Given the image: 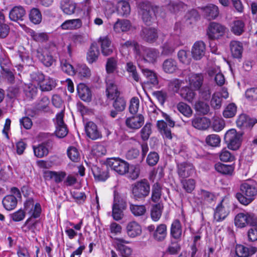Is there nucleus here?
I'll return each mask as SVG.
<instances>
[{
    "label": "nucleus",
    "instance_id": "obj_1",
    "mask_svg": "<svg viewBox=\"0 0 257 257\" xmlns=\"http://www.w3.org/2000/svg\"><path fill=\"white\" fill-rule=\"evenodd\" d=\"M241 193L236 195L237 200L242 204H249L257 195V184L253 181L243 183L240 187Z\"/></svg>",
    "mask_w": 257,
    "mask_h": 257
},
{
    "label": "nucleus",
    "instance_id": "obj_2",
    "mask_svg": "<svg viewBox=\"0 0 257 257\" xmlns=\"http://www.w3.org/2000/svg\"><path fill=\"white\" fill-rule=\"evenodd\" d=\"M136 58L140 65L142 62L154 63L160 56L159 51L154 48L141 45L135 46Z\"/></svg>",
    "mask_w": 257,
    "mask_h": 257
},
{
    "label": "nucleus",
    "instance_id": "obj_3",
    "mask_svg": "<svg viewBox=\"0 0 257 257\" xmlns=\"http://www.w3.org/2000/svg\"><path fill=\"white\" fill-rule=\"evenodd\" d=\"M150 190V184L147 180L137 182L132 187L133 197L136 200H143L148 196Z\"/></svg>",
    "mask_w": 257,
    "mask_h": 257
},
{
    "label": "nucleus",
    "instance_id": "obj_4",
    "mask_svg": "<svg viewBox=\"0 0 257 257\" xmlns=\"http://www.w3.org/2000/svg\"><path fill=\"white\" fill-rule=\"evenodd\" d=\"M32 78L39 86L42 91H49L52 90L56 86L55 79L50 77H45L41 73L38 72L32 75Z\"/></svg>",
    "mask_w": 257,
    "mask_h": 257
},
{
    "label": "nucleus",
    "instance_id": "obj_5",
    "mask_svg": "<svg viewBox=\"0 0 257 257\" xmlns=\"http://www.w3.org/2000/svg\"><path fill=\"white\" fill-rule=\"evenodd\" d=\"M234 224L236 226L239 228H243L248 225H256L257 224V217L251 213L240 212L235 216Z\"/></svg>",
    "mask_w": 257,
    "mask_h": 257
},
{
    "label": "nucleus",
    "instance_id": "obj_6",
    "mask_svg": "<svg viewBox=\"0 0 257 257\" xmlns=\"http://www.w3.org/2000/svg\"><path fill=\"white\" fill-rule=\"evenodd\" d=\"M224 141L228 149L237 150L241 145V135L237 133L235 129L228 130L224 136Z\"/></svg>",
    "mask_w": 257,
    "mask_h": 257
},
{
    "label": "nucleus",
    "instance_id": "obj_7",
    "mask_svg": "<svg viewBox=\"0 0 257 257\" xmlns=\"http://www.w3.org/2000/svg\"><path fill=\"white\" fill-rule=\"evenodd\" d=\"M226 31L225 26L218 23L211 22L208 27L207 35L210 40H218L225 35Z\"/></svg>",
    "mask_w": 257,
    "mask_h": 257
},
{
    "label": "nucleus",
    "instance_id": "obj_8",
    "mask_svg": "<svg viewBox=\"0 0 257 257\" xmlns=\"http://www.w3.org/2000/svg\"><path fill=\"white\" fill-rule=\"evenodd\" d=\"M107 166L120 175L125 174L128 170V164L118 158H111L107 160Z\"/></svg>",
    "mask_w": 257,
    "mask_h": 257
},
{
    "label": "nucleus",
    "instance_id": "obj_9",
    "mask_svg": "<svg viewBox=\"0 0 257 257\" xmlns=\"http://www.w3.org/2000/svg\"><path fill=\"white\" fill-rule=\"evenodd\" d=\"M182 44L180 37L171 36L168 41L162 46L161 54L169 55L172 54L175 50Z\"/></svg>",
    "mask_w": 257,
    "mask_h": 257
},
{
    "label": "nucleus",
    "instance_id": "obj_10",
    "mask_svg": "<svg viewBox=\"0 0 257 257\" xmlns=\"http://www.w3.org/2000/svg\"><path fill=\"white\" fill-rule=\"evenodd\" d=\"M139 13L142 16L143 21L149 25L153 18L154 10L151 4L149 2H143L140 4Z\"/></svg>",
    "mask_w": 257,
    "mask_h": 257
},
{
    "label": "nucleus",
    "instance_id": "obj_11",
    "mask_svg": "<svg viewBox=\"0 0 257 257\" xmlns=\"http://www.w3.org/2000/svg\"><path fill=\"white\" fill-rule=\"evenodd\" d=\"M113 242L122 257H130L132 254V249L124 245V244L128 243V241L122 238L115 237Z\"/></svg>",
    "mask_w": 257,
    "mask_h": 257
},
{
    "label": "nucleus",
    "instance_id": "obj_12",
    "mask_svg": "<svg viewBox=\"0 0 257 257\" xmlns=\"http://www.w3.org/2000/svg\"><path fill=\"white\" fill-rule=\"evenodd\" d=\"M199 9L204 17L209 20L215 19L219 15L218 7L212 4H208Z\"/></svg>",
    "mask_w": 257,
    "mask_h": 257
},
{
    "label": "nucleus",
    "instance_id": "obj_13",
    "mask_svg": "<svg viewBox=\"0 0 257 257\" xmlns=\"http://www.w3.org/2000/svg\"><path fill=\"white\" fill-rule=\"evenodd\" d=\"M144 121V116L139 114L127 117L125 123L126 126L130 129L138 130L143 125Z\"/></svg>",
    "mask_w": 257,
    "mask_h": 257
},
{
    "label": "nucleus",
    "instance_id": "obj_14",
    "mask_svg": "<svg viewBox=\"0 0 257 257\" xmlns=\"http://www.w3.org/2000/svg\"><path fill=\"white\" fill-rule=\"evenodd\" d=\"M25 209L26 212L34 218L38 217L41 212L40 204L34 203L33 199H29L25 203Z\"/></svg>",
    "mask_w": 257,
    "mask_h": 257
},
{
    "label": "nucleus",
    "instance_id": "obj_15",
    "mask_svg": "<svg viewBox=\"0 0 257 257\" xmlns=\"http://www.w3.org/2000/svg\"><path fill=\"white\" fill-rule=\"evenodd\" d=\"M186 81L190 88L197 90L200 89L203 84V76L201 73H190L188 75Z\"/></svg>",
    "mask_w": 257,
    "mask_h": 257
},
{
    "label": "nucleus",
    "instance_id": "obj_16",
    "mask_svg": "<svg viewBox=\"0 0 257 257\" xmlns=\"http://www.w3.org/2000/svg\"><path fill=\"white\" fill-rule=\"evenodd\" d=\"M229 212V209L227 204L221 202L215 208L214 218L217 222L221 221L226 217Z\"/></svg>",
    "mask_w": 257,
    "mask_h": 257
},
{
    "label": "nucleus",
    "instance_id": "obj_17",
    "mask_svg": "<svg viewBox=\"0 0 257 257\" xmlns=\"http://www.w3.org/2000/svg\"><path fill=\"white\" fill-rule=\"evenodd\" d=\"M127 235L131 238H135L140 236L142 232V227L135 221L128 222L125 227Z\"/></svg>",
    "mask_w": 257,
    "mask_h": 257
},
{
    "label": "nucleus",
    "instance_id": "obj_18",
    "mask_svg": "<svg viewBox=\"0 0 257 257\" xmlns=\"http://www.w3.org/2000/svg\"><path fill=\"white\" fill-rule=\"evenodd\" d=\"M206 46L202 41L196 42L191 49V54L194 59L200 60L205 55Z\"/></svg>",
    "mask_w": 257,
    "mask_h": 257
},
{
    "label": "nucleus",
    "instance_id": "obj_19",
    "mask_svg": "<svg viewBox=\"0 0 257 257\" xmlns=\"http://www.w3.org/2000/svg\"><path fill=\"white\" fill-rule=\"evenodd\" d=\"M98 43L100 46L101 52L104 56L111 55L113 51V47L110 39L107 37H100Z\"/></svg>",
    "mask_w": 257,
    "mask_h": 257
},
{
    "label": "nucleus",
    "instance_id": "obj_20",
    "mask_svg": "<svg viewBox=\"0 0 257 257\" xmlns=\"http://www.w3.org/2000/svg\"><path fill=\"white\" fill-rule=\"evenodd\" d=\"M195 171L193 165L189 163H183L178 165V173L180 177L185 178L192 175Z\"/></svg>",
    "mask_w": 257,
    "mask_h": 257
},
{
    "label": "nucleus",
    "instance_id": "obj_21",
    "mask_svg": "<svg viewBox=\"0 0 257 257\" xmlns=\"http://www.w3.org/2000/svg\"><path fill=\"white\" fill-rule=\"evenodd\" d=\"M256 251L257 248L253 246L246 247L241 244H237L235 247V252L238 257H248Z\"/></svg>",
    "mask_w": 257,
    "mask_h": 257
},
{
    "label": "nucleus",
    "instance_id": "obj_22",
    "mask_svg": "<svg viewBox=\"0 0 257 257\" xmlns=\"http://www.w3.org/2000/svg\"><path fill=\"white\" fill-rule=\"evenodd\" d=\"M92 172L95 179L98 181H104L109 177L108 171L106 167L100 168L97 166H93Z\"/></svg>",
    "mask_w": 257,
    "mask_h": 257
},
{
    "label": "nucleus",
    "instance_id": "obj_23",
    "mask_svg": "<svg viewBox=\"0 0 257 257\" xmlns=\"http://www.w3.org/2000/svg\"><path fill=\"white\" fill-rule=\"evenodd\" d=\"M26 15V11L22 6L14 7L9 13V18L11 21L17 22L23 21Z\"/></svg>",
    "mask_w": 257,
    "mask_h": 257
},
{
    "label": "nucleus",
    "instance_id": "obj_24",
    "mask_svg": "<svg viewBox=\"0 0 257 257\" xmlns=\"http://www.w3.org/2000/svg\"><path fill=\"white\" fill-rule=\"evenodd\" d=\"M112 216L113 218L116 221H119L121 220L123 216L119 198L118 196L115 195L114 197Z\"/></svg>",
    "mask_w": 257,
    "mask_h": 257
},
{
    "label": "nucleus",
    "instance_id": "obj_25",
    "mask_svg": "<svg viewBox=\"0 0 257 257\" xmlns=\"http://www.w3.org/2000/svg\"><path fill=\"white\" fill-rule=\"evenodd\" d=\"M171 236L177 240H180L182 235V228L180 221L178 219L174 220L171 224L170 229Z\"/></svg>",
    "mask_w": 257,
    "mask_h": 257
},
{
    "label": "nucleus",
    "instance_id": "obj_26",
    "mask_svg": "<svg viewBox=\"0 0 257 257\" xmlns=\"http://www.w3.org/2000/svg\"><path fill=\"white\" fill-rule=\"evenodd\" d=\"M82 25L81 20L75 19L65 21L61 24L60 28L63 30H73L79 29Z\"/></svg>",
    "mask_w": 257,
    "mask_h": 257
},
{
    "label": "nucleus",
    "instance_id": "obj_27",
    "mask_svg": "<svg viewBox=\"0 0 257 257\" xmlns=\"http://www.w3.org/2000/svg\"><path fill=\"white\" fill-rule=\"evenodd\" d=\"M77 93L83 101H90L91 99V92L89 88L84 83H79L77 87Z\"/></svg>",
    "mask_w": 257,
    "mask_h": 257
},
{
    "label": "nucleus",
    "instance_id": "obj_28",
    "mask_svg": "<svg viewBox=\"0 0 257 257\" xmlns=\"http://www.w3.org/2000/svg\"><path fill=\"white\" fill-rule=\"evenodd\" d=\"M142 37L148 42L153 43L158 38V33L155 28H145L142 30Z\"/></svg>",
    "mask_w": 257,
    "mask_h": 257
},
{
    "label": "nucleus",
    "instance_id": "obj_29",
    "mask_svg": "<svg viewBox=\"0 0 257 257\" xmlns=\"http://www.w3.org/2000/svg\"><path fill=\"white\" fill-rule=\"evenodd\" d=\"M66 174L64 172H54L51 171H46L44 173V177L46 180H54L55 182H61L66 176Z\"/></svg>",
    "mask_w": 257,
    "mask_h": 257
},
{
    "label": "nucleus",
    "instance_id": "obj_30",
    "mask_svg": "<svg viewBox=\"0 0 257 257\" xmlns=\"http://www.w3.org/2000/svg\"><path fill=\"white\" fill-rule=\"evenodd\" d=\"M162 68L165 73H173L178 69L177 62L172 58L167 59L163 63Z\"/></svg>",
    "mask_w": 257,
    "mask_h": 257
},
{
    "label": "nucleus",
    "instance_id": "obj_31",
    "mask_svg": "<svg viewBox=\"0 0 257 257\" xmlns=\"http://www.w3.org/2000/svg\"><path fill=\"white\" fill-rule=\"evenodd\" d=\"M85 131L87 136L92 140H96L100 137V134L97 130L96 125L92 121H89L86 123Z\"/></svg>",
    "mask_w": 257,
    "mask_h": 257
},
{
    "label": "nucleus",
    "instance_id": "obj_32",
    "mask_svg": "<svg viewBox=\"0 0 257 257\" xmlns=\"http://www.w3.org/2000/svg\"><path fill=\"white\" fill-rule=\"evenodd\" d=\"M192 125L198 130H206L209 127L210 122L209 119L205 117H195L192 120Z\"/></svg>",
    "mask_w": 257,
    "mask_h": 257
},
{
    "label": "nucleus",
    "instance_id": "obj_33",
    "mask_svg": "<svg viewBox=\"0 0 257 257\" xmlns=\"http://www.w3.org/2000/svg\"><path fill=\"white\" fill-rule=\"evenodd\" d=\"M167 234L166 225L165 224H160L157 227L154 232L153 237L156 240L162 241L166 238Z\"/></svg>",
    "mask_w": 257,
    "mask_h": 257
},
{
    "label": "nucleus",
    "instance_id": "obj_34",
    "mask_svg": "<svg viewBox=\"0 0 257 257\" xmlns=\"http://www.w3.org/2000/svg\"><path fill=\"white\" fill-rule=\"evenodd\" d=\"M76 7V4L71 0H62L61 3V9L67 15L74 14Z\"/></svg>",
    "mask_w": 257,
    "mask_h": 257
},
{
    "label": "nucleus",
    "instance_id": "obj_35",
    "mask_svg": "<svg viewBox=\"0 0 257 257\" xmlns=\"http://www.w3.org/2000/svg\"><path fill=\"white\" fill-rule=\"evenodd\" d=\"M69 225L72 228H71L68 226H66L65 232L69 238L72 239L77 235V232L75 231L74 229H75L76 230H80L82 225V221H80L77 224H74L72 222H69Z\"/></svg>",
    "mask_w": 257,
    "mask_h": 257
},
{
    "label": "nucleus",
    "instance_id": "obj_36",
    "mask_svg": "<svg viewBox=\"0 0 257 257\" xmlns=\"http://www.w3.org/2000/svg\"><path fill=\"white\" fill-rule=\"evenodd\" d=\"M99 55V51L96 44L91 45L87 53L86 59L89 63H93L95 62Z\"/></svg>",
    "mask_w": 257,
    "mask_h": 257
},
{
    "label": "nucleus",
    "instance_id": "obj_37",
    "mask_svg": "<svg viewBox=\"0 0 257 257\" xmlns=\"http://www.w3.org/2000/svg\"><path fill=\"white\" fill-rule=\"evenodd\" d=\"M215 170L223 175H231L232 174L234 166L233 165H229L222 164L221 163H217L215 165Z\"/></svg>",
    "mask_w": 257,
    "mask_h": 257
},
{
    "label": "nucleus",
    "instance_id": "obj_38",
    "mask_svg": "<svg viewBox=\"0 0 257 257\" xmlns=\"http://www.w3.org/2000/svg\"><path fill=\"white\" fill-rule=\"evenodd\" d=\"M194 91L190 87H184L181 89L180 94L184 99L189 102H192L196 96Z\"/></svg>",
    "mask_w": 257,
    "mask_h": 257
},
{
    "label": "nucleus",
    "instance_id": "obj_39",
    "mask_svg": "<svg viewBox=\"0 0 257 257\" xmlns=\"http://www.w3.org/2000/svg\"><path fill=\"white\" fill-rule=\"evenodd\" d=\"M257 120L255 119H250L245 114L240 115L236 120L237 125L240 127L242 126H252L256 123Z\"/></svg>",
    "mask_w": 257,
    "mask_h": 257
},
{
    "label": "nucleus",
    "instance_id": "obj_40",
    "mask_svg": "<svg viewBox=\"0 0 257 257\" xmlns=\"http://www.w3.org/2000/svg\"><path fill=\"white\" fill-rule=\"evenodd\" d=\"M106 92L107 97L111 99H114L118 98L119 94L117 90L116 86L112 81L106 80Z\"/></svg>",
    "mask_w": 257,
    "mask_h": 257
},
{
    "label": "nucleus",
    "instance_id": "obj_41",
    "mask_svg": "<svg viewBox=\"0 0 257 257\" xmlns=\"http://www.w3.org/2000/svg\"><path fill=\"white\" fill-rule=\"evenodd\" d=\"M230 47L232 56L234 58H240L243 50L242 44L238 41H233L231 42Z\"/></svg>",
    "mask_w": 257,
    "mask_h": 257
},
{
    "label": "nucleus",
    "instance_id": "obj_42",
    "mask_svg": "<svg viewBox=\"0 0 257 257\" xmlns=\"http://www.w3.org/2000/svg\"><path fill=\"white\" fill-rule=\"evenodd\" d=\"M130 28L131 23L126 20H118L113 26V29L117 33L127 31Z\"/></svg>",
    "mask_w": 257,
    "mask_h": 257
},
{
    "label": "nucleus",
    "instance_id": "obj_43",
    "mask_svg": "<svg viewBox=\"0 0 257 257\" xmlns=\"http://www.w3.org/2000/svg\"><path fill=\"white\" fill-rule=\"evenodd\" d=\"M17 199L14 195H7L3 200V204L8 210L14 209L17 206Z\"/></svg>",
    "mask_w": 257,
    "mask_h": 257
},
{
    "label": "nucleus",
    "instance_id": "obj_44",
    "mask_svg": "<svg viewBox=\"0 0 257 257\" xmlns=\"http://www.w3.org/2000/svg\"><path fill=\"white\" fill-rule=\"evenodd\" d=\"M142 72L144 76L147 78V83L154 85L158 84V80L156 73L148 69H142Z\"/></svg>",
    "mask_w": 257,
    "mask_h": 257
},
{
    "label": "nucleus",
    "instance_id": "obj_45",
    "mask_svg": "<svg viewBox=\"0 0 257 257\" xmlns=\"http://www.w3.org/2000/svg\"><path fill=\"white\" fill-rule=\"evenodd\" d=\"M76 73L81 78H87L91 75V70L85 64L78 65L77 67Z\"/></svg>",
    "mask_w": 257,
    "mask_h": 257
},
{
    "label": "nucleus",
    "instance_id": "obj_46",
    "mask_svg": "<svg viewBox=\"0 0 257 257\" xmlns=\"http://www.w3.org/2000/svg\"><path fill=\"white\" fill-rule=\"evenodd\" d=\"M177 110L184 116L190 117L192 116L193 111L189 105L183 102H180L177 104Z\"/></svg>",
    "mask_w": 257,
    "mask_h": 257
},
{
    "label": "nucleus",
    "instance_id": "obj_47",
    "mask_svg": "<svg viewBox=\"0 0 257 257\" xmlns=\"http://www.w3.org/2000/svg\"><path fill=\"white\" fill-rule=\"evenodd\" d=\"M163 209V206L160 203L155 204L152 206L151 211V216L152 219L154 221H157L160 219L162 215Z\"/></svg>",
    "mask_w": 257,
    "mask_h": 257
},
{
    "label": "nucleus",
    "instance_id": "obj_48",
    "mask_svg": "<svg viewBox=\"0 0 257 257\" xmlns=\"http://www.w3.org/2000/svg\"><path fill=\"white\" fill-rule=\"evenodd\" d=\"M169 10L174 13L185 11L187 9V6L181 2H172L168 5Z\"/></svg>",
    "mask_w": 257,
    "mask_h": 257
},
{
    "label": "nucleus",
    "instance_id": "obj_49",
    "mask_svg": "<svg viewBox=\"0 0 257 257\" xmlns=\"http://www.w3.org/2000/svg\"><path fill=\"white\" fill-rule=\"evenodd\" d=\"M237 111V107L234 103L228 104L223 111V116L225 118H231L235 116Z\"/></svg>",
    "mask_w": 257,
    "mask_h": 257
},
{
    "label": "nucleus",
    "instance_id": "obj_50",
    "mask_svg": "<svg viewBox=\"0 0 257 257\" xmlns=\"http://www.w3.org/2000/svg\"><path fill=\"white\" fill-rule=\"evenodd\" d=\"M178 58L180 63L185 65H189L191 62V58L188 51L179 50L177 54Z\"/></svg>",
    "mask_w": 257,
    "mask_h": 257
},
{
    "label": "nucleus",
    "instance_id": "obj_51",
    "mask_svg": "<svg viewBox=\"0 0 257 257\" xmlns=\"http://www.w3.org/2000/svg\"><path fill=\"white\" fill-rule=\"evenodd\" d=\"M33 148L34 155L38 158H42L48 154V149L45 144L33 146Z\"/></svg>",
    "mask_w": 257,
    "mask_h": 257
},
{
    "label": "nucleus",
    "instance_id": "obj_52",
    "mask_svg": "<svg viewBox=\"0 0 257 257\" xmlns=\"http://www.w3.org/2000/svg\"><path fill=\"white\" fill-rule=\"evenodd\" d=\"M37 56L43 64L47 67L51 66L54 62L52 56L47 52H44L43 54H40L38 52Z\"/></svg>",
    "mask_w": 257,
    "mask_h": 257
},
{
    "label": "nucleus",
    "instance_id": "obj_53",
    "mask_svg": "<svg viewBox=\"0 0 257 257\" xmlns=\"http://www.w3.org/2000/svg\"><path fill=\"white\" fill-rule=\"evenodd\" d=\"M205 142L209 146L217 147L220 146L221 139L218 135L212 134L206 137Z\"/></svg>",
    "mask_w": 257,
    "mask_h": 257
},
{
    "label": "nucleus",
    "instance_id": "obj_54",
    "mask_svg": "<svg viewBox=\"0 0 257 257\" xmlns=\"http://www.w3.org/2000/svg\"><path fill=\"white\" fill-rule=\"evenodd\" d=\"M29 19L34 24H39L42 21V15L40 11L36 8L32 9L29 13Z\"/></svg>",
    "mask_w": 257,
    "mask_h": 257
},
{
    "label": "nucleus",
    "instance_id": "obj_55",
    "mask_svg": "<svg viewBox=\"0 0 257 257\" xmlns=\"http://www.w3.org/2000/svg\"><path fill=\"white\" fill-rule=\"evenodd\" d=\"M244 23L240 20L234 21L231 26V31L236 35H240L244 31Z\"/></svg>",
    "mask_w": 257,
    "mask_h": 257
},
{
    "label": "nucleus",
    "instance_id": "obj_56",
    "mask_svg": "<svg viewBox=\"0 0 257 257\" xmlns=\"http://www.w3.org/2000/svg\"><path fill=\"white\" fill-rule=\"evenodd\" d=\"M162 195V188L158 183L154 184L152 187V200L157 202L160 200Z\"/></svg>",
    "mask_w": 257,
    "mask_h": 257
},
{
    "label": "nucleus",
    "instance_id": "obj_57",
    "mask_svg": "<svg viewBox=\"0 0 257 257\" xmlns=\"http://www.w3.org/2000/svg\"><path fill=\"white\" fill-rule=\"evenodd\" d=\"M106 70L107 73H112L117 69V60L114 57H110L107 59L106 64Z\"/></svg>",
    "mask_w": 257,
    "mask_h": 257
},
{
    "label": "nucleus",
    "instance_id": "obj_58",
    "mask_svg": "<svg viewBox=\"0 0 257 257\" xmlns=\"http://www.w3.org/2000/svg\"><path fill=\"white\" fill-rule=\"evenodd\" d=\"M210 105L214 109H219L222 105V99L219 92L213 93L210 101Z\"/></svg>",
    "mask_w": 257,
    "mask_h": 257
},
{
    "label": "nucleus",
    "instance_id": "obj_59",
    "mask_svg": "<svg viewBox=\"0 0 257 257\" xmlns=\"http://www.w3.org/2000/svg\"><path fill=\"white\" fill-rule=\"evenodd\" d=\"M130 209L132 213L136 216L143 215L146 211V207L143 205L130 204Z\"/></svg>",
    "mask_w": 257,
    "mask_h": 257
},
{
    "label": "nucleus",
    "instance_id": "obj_60",
    "mask_svg": "<svg viewBox=\"0 0 257 257\" xmlns=\"http://www.w3.org/2000/svg\"><path fill=\"white\" fill-rule=\"evenodd\" d=\"M219 159L222 162H231L234 160L235 157L226 148H224L220 153Z\"/></svg>",
    "mask_w": 257,
    "mask_h": 257
},
{
    "label": "nucleus",
    "instance_id": "obj_61",
    "mask_svg": "<svg viewBox=\"0 0 257 257\" xmlns=\"http://www.w3.org/2000/svg\"><path fill=\"white\" fill-rule=\"evenodd\" d=\"M30 35L36 42H43L48 40V36L45 33H38L31 30L30 31Z\"/></svg>",
    "mask_w": 257,
    "mask_h": 257
},
{
    "label": "nucleus",
    "instance_id": "obj_62",
    "mask_svg": "<svg viewBox=\"0 0 257 257\" xmlns=\"http://www.w3.org/2000/svg\"><path fill=\"white\" fill-rule=\"evenodd\" d=\"M109 228L111 237L120 235L122 230V226L119 224L115 222L110 223Z\"/></svg>",
    "mask_w": 257,
    "mask_h": 257
},
{
    "label": "nucleus",
    "instance_id": "obj_63",
    "mask_svg": "<svg viewBox=\"0 0 257 257\" xmlns=\"http://www.w3.org/2000/svg\"><path fill=\"white\" fill-rule=\"evenodd\" d=\"M181 183L183 189L188 193H191L195 188L196 182L194 179L184 180Z\"/></svg>",
    "mask_w": 257,
    "mask_h": 257
},
{
    "label": "nucleus",
    "instance_id": "obj_64",
    "mask_svg": "<svg viewBox=\"0 0 257 257\" xmlns=\"http://www.w3.org/2000/svg\"><path fill=\"white\" fill-rule=\"evenodd\" d=\"M246 99L251 102L257 101V87H252L247 89L245 92Z\"/></svg>",
    "mask_w": 257,
    "mask_h": 257
}]
</instances>
